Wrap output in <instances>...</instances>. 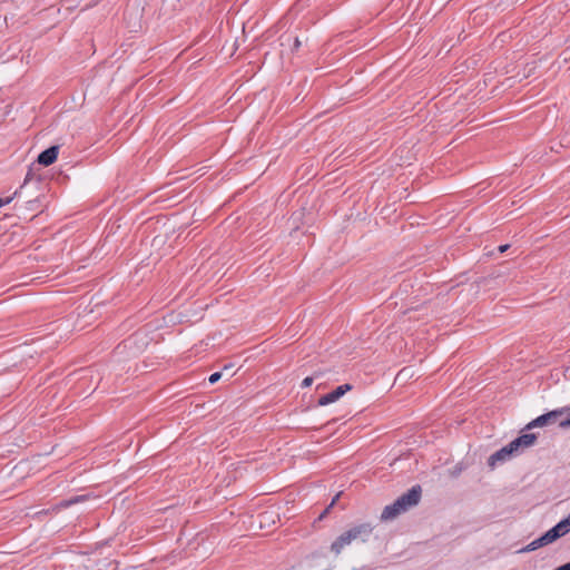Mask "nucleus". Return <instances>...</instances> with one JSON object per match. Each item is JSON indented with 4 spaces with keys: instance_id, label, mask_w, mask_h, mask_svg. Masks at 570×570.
Instances as JSON below:
<instances>
[{
    "instance_id": "nucleus-1",
    "label": "nucleus",
    "mask_w": 570,
    "mask_h": 570,
    "mask_svg": "<svg viewBox=\"0 0 570 570\" xmlns=\"http://www.w3.org/2000/svg\"><path fill=\"white\" fill-rule=\"evenodd\" d=\"M373 532L371 523L356 524L341 533L332 543L331 550L340 554L341 551L352 542H366Z\"/></svg>"
},
{
    "instance_id": "nucleus-2",
    "label": "nucleus",
    "mask_w": 570,
    "mask_h": 570,
    "mask_svg": "<svg viewBox=\"0 0 570 570\" xmlns=\"http://www.w3.org/2000/svg\"><path fill=\"white\" fill-rule=\"evenodd\" d=\"M422 495V489L420 485H414L410 490H407L405 493L400 495L395 502L396 505L400 507V509L405 512L409 509L415 507L419 504Z\"/></svg>"
},
{
    "instance_id": "nucleus-3",
    "label": "nucleus",
    "mask_w": 570,
    "mask_h": 570,
    "mask_svg": "<svg viewBox=\"0 0 570 570\" xmlns=\"http://www.w3.org/2000/svg\"><path fill=\"white\" fill-rule=\"evenodd\" d=\"M563 417L562 411L552 410L548 413H544L542 415H539L534 420H532L530 423L527 424L525 430H531L534 428H542L547 425H552L560 422V419Z\"/></svg>"
},
{
    "instance_id": "nucleus-4",
    "label": "nucleus",
    "mask_w": 570,
    "mask_h": 570,
    "mask_svg": "<svg viewBox=\"0 0 570 570\" xmlns=\"http://www.w3.org/2000/svg\"><path fill=\"white\" fill-rule=\"evenodd\" d=\"M537 434L535 433H524L520 436L512 440L509 445L514 451V453L520 454L525 449L532 446L537 441Z\"/></svg>"
},
{
    "instance_id": "nucleus-5",
    "label": "nucleus",
    "mask_w": 570,
    "mask_h": 570,
    "mask_svg": "<svg viewBox=\"0 0 570 570\" xmlns=\"http://www.w3.org/2000/svg\"><path fill=\"white\" fill-rule=\"evenodd\" d=\"M513 455L518 454L514 453V451L511 449L509 444H507L505 446L501 448L500 450L495 451L493 454L490 455V458L488 459V464L489 466L494 468L498 462H504Z\"/></svg>"
},
{
    "instance_id": "nucleus-6",
    "label": "nucleus",
    "mask_w": 570,
    "mask_h": 570,
    "mask_svg": "<svg viewBox=\"0 0 570 570\" xmlns=\"http://www.w3.org/2000/svg\"><path fill=\"white\" fill-rule=\"evenodd\" d=\"M58 154L59 146H50L38 155L37 163L41 166H50L57 160Z\"/></svg>"
},
{
    "instance_id": "nucleus-7",
    "label": "nucleus",
    "mask_w": 570,
    "mask_h": 570,
    "mask_svg": "<svg viewBox=\"0 0 570 570\" xmlns=\"http://www.w3.org/2000/svg\"><path fill=\"white\" fill-rule=\"evenodd\" d=\"M403 511L400 509V507L396 505V502L386 505L382 513H381V520L382 521H390L399 517Z\"/></svg>"
},
{
    "instance_id": "nucleus-8",
    "label": "nucleus",
    "mask_w": 570,
    "mask_h": 570,
    "mask_svg": "<svg viewBox=\"0 0 570 570\" xmlns=\"http://www.w3.org/2000/svg\"><path fill=\"white\" fill-rule=\"evenodd\" d=\"M32 181H36L37 184L41 183L40 176L35 174L33 165L29 167L22 185L20 186V188L18 190L14 191L13 197L20 196L22 190L24 189V187Z\"/></svg>"
},
{
    "instance_id": "nucleus-9",
    "label": "nucleus",
    "mask_w": 570,
    "mask_h": 570,
    "mask_svg": "<svg viewBox=\"0 0 570 570\" xmlns=\"http://www.w3.org/2000/svg\"><path fill=\"white\" fill-rule=\"evenodd\" d=\"M352 389H353V386L351 384H347V383L337 386L335 390H333L332 392L327 393L328 397H330V401L332 403L336 402L337 400H340L345 393H347Z\"/></svg>"
},
{
    "instance_id": "nucleus-10",
    "label": "nucleus",
    "mask_w": 570,
    "mask_h": 570,
    "mask_svg": "<svg viewBox=\"0 0 570 570\" xmlns=\"http://www.w3.org/2000/svg\"><path fill=\"white\" fill-rule=\"evenodd\" d=\"M548 544H550V542H548V540L546 539V534L543 533L541 537H539L538 539L533 540L524 548H522L520 552H531Z\"/></svg>"
},
{
    "instance_id": "nucleus-11",
    "label": "nucleus",
    "mask_w": 570,
    "mask_h": 570,
    "mask_svg": "<svg viewBox=\"0 0 570 570\" xmlns=\"http://www.w3.org/2000/svg\"><path fill=\"white\" fill-rule=\"evenodd\" d=\"M563 412V417L560 419L559 426L562 429H570V406L557 409Z\"/></svg>"
},
{
    "instance_id": "nucleus-12",
    "label": "nucleus",
    "mask_w": 570,
    "mask_h": 570,
    "mask_svg": "<svg viewBox=\"0 0 570 570\" xmlns=\"http://www.w3.org/2000/svg\"><path fill=\"white\" fill-rule=\"evenodd\" d=\"M554 527L558 529L561 537H563L568 532H570V519L564 518L561 521H559Z\"/></svg>"
},
{
    "instance_id": "nucleus-13",
    "label": "nucleus",
    "mask_w": 570,
    "mask_h": 570,
    "mask_svg": "<svg viewBox=\"0 0 570 570\" xmlns=\"http://www.w3.org/2000/svg\"><path fill=\"white\" fill-rule=\"evenodd\" d=\"M544 534H546V539L550 543H552V542L557 541L559 538H561V534L559 533V531L556 527H552Z\"/></svg>"
},
{
    "instance_id": "nucleus-14",
    "label": "nucleus",
    "mask_w": 570,
    "mask_h": 570,
    "mask_svg": "<svg viewBox=\"0 0 570 570\" xmlns=\"http://www.w3.org/2000/svg\"><path fill=\"white\" fill-rule=\"evenodd\" d=\"M86 499H87V497H86V495H77V497H73V498H71V499H69V500H65V501H62V502H61V507H63V508H68V507L72 505V504H76V503H78V502H82V501H85Z\"/></svg>"
},
{
    "instance_id": "nucleus-15",
    "label": "nucleus",
    "mask_w": 570,
    "mask_h": 570,
    "mask_svg": "<svg viewBox=\"0 0 570 570\" xmlns=\"http://www.w3.org/2000/svg\"><path fill=\"white\" fill-rule=\"evenodd\" d=\"M321 375H322V373H321V372H315L313 376H307V377H305V379L302 381L301 386H302L303 389L311 386V385L313 384L314 379H318Z\"/></svg>"
},
{
    "instance_id": "nucleus-16",
    "label": "nucleus",
    "mask_w": 570,
    "mask_h": 570,
    "mask_svg": "<svg viewBox=\"0 0 570 570\" xmlns=\"http://www.w3.org/2000/svg\"><path fill=\"white\" fill-rule=\"evenodd\" d=\"M331 403L332 402L330 401L328 394L322 395L318 399V401H317V405H320V406H325V405H328Z\"/></svg>"
},
{
    "instance_id": "nucleus-17",
    "label": "nucleus",
    "mask_w": 570,
    "mask_h": 570,
    "mask_svg": "<svg viewBox=\"0 0 570 570\" xmlns=\"http://www.w3.org/2000/svg\"><path fill=\"white\" fill-rule=\"evenodd\" d=\"M220 377H222V373L220 372H215V373L210 374L208 381H209L210 384H215V383H217L220 380Z\"/></svg>"
},
{
    "instance_id": "nucleus-18",
    "label": "nucleus",
    "mask_w": 570,
    "mask_h": 570,
    "mask_svg": "<svg viewBox=\"0 0 570 570\" xmlns=\"http://www.w3.org/2000/svg\"><path fill=\"white\" fill-rule=\"evenodd\" d=\"M132 10H135V11H136V13H138V7L134 8V7H132V4H131V3H129V4L127 6L126 11H125V17H126V19L130 18V16H131V11H132Z\"/></svg>"
},
{
    "instance_id": "nucleus-19",
    "label": "nucleus",
    "mask_w": 570,
    "mask_h": 570,
    "mask_svg": "<svg viewBox=\"0 0 570 570\" xmlns=\"http://www.w3.org/2000/svg\"><path fill=\"white\" fill-rule=\"evenodd\" d=\"M12 198L13 197H8V198L3 199L0 197V207L8 205L12 200Z\"/></svg>"
},
{
    "instance_id": "nucleus-20",
    "label": "nucleus",
    "mask_w": 570,
    "mask_h": 570,
    "mask_svg": "<svg viewBox=\"0 0 570 570\" xmlns=\"http://www.w3.org/2000/svg\"><path fill=\"white\" fill-rule=\"evenodd\" d=\"M338 497H340V494H337V495L332 500V502H331L330 507H328V508H327V509H326V510L321 514V518H323V515L328 511V509L335 504V502H336V500L338 499Z\"/></svg>"
},
{
    "instance_id": "nucleus-21",
    "label": "nucleus",
    "mask_w": 570,
    "mask_h": 570,
    "mask_svg": "<svg viewBox=\"0 0 570 570\" xmlns=\"http://www.w3.org/2000/svg\"><path fill=\"white\" fill-rule=\"evenodd\" d=\"M402 377H406V368H403L396 375V380H401Z\"/></svg>"
},
{
    "instance_id": "nucleus-22",
    "label": "nucleus",
    "mask_w": 570,
    "mask_h": 570,
    "mask_svg": "<svg viewBox=\"0 0 570 570\" xmlns=\"http://www.w3.org/2000/svg\"><path fill=\"white\" fill-rule=\"evenodd\" d=\"M301 47V41L299 39L296 37L295 40H294V49L297 50L298 48Z\"/></svg>"
},
{
    "instance_id": "nucleus-23",
    "label": "nucleus",
    "mask_w": 570,
    "mask_h": 570,
    "mask_svg": "<svg viewBox=\"0 0 570 570\" xmlns=\"http://www.w3.org/2000/svg\"><path fill=\"white\" fill-rule=\"evenodd\" d=\"M508 248H509V245H508V244H505V245H501V246H499V252H500V253H504Z\"/></svg>"
},
{
    "instance_id": "nucleus-24",
    "label": "nucleus",
    "mask_w": 570,
    "mask_h": 570,
    "mask_svg": "<svg viewBox=\"0 0 570 570\" xmlns=\"http://www.w3.org/2000/svg\"><path fill=\"white\" fill-rule=\"evenodd\" d=\"M259 517H261V519H265L266 513H263V514H261ZM262 522H263V520H261V523H262Z\"/></svg>"
}]
</instances>
